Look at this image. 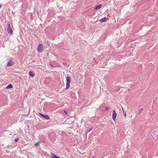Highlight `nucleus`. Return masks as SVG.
Here are the masks:
<instances>
[{"label": "nucleus", "mask_w": 158, "mask_h": 158, "mask_svg": "<svg viewBox=\"0 0 158 158\" xmlns=\"http://www.w3.org/2000/svg\"><path fill=\"white\" fill-rule=\"evenodd\" d=\"M70 77L69 76H67L66 77V89H68L70 87Z\"/></svg>", "instance_id": "nucleus-1"}, {"label": "nucleus", "mask_w": 158, "mask_h": 158, "mask_svg": "<svg viewBox=\"0 0 158 158\" xmlns=\"http://www.w3.org/2000/svg\"><path fill=\"white\" fill-rule=\"evenodd\" d=\"M37 50L39 52H42L43 51V45L41 44H39L38 46Z\"/></svg>", "instance_id": "nucleus-2"}, {"label": "nucleus", "mask_w": 158, "mask_h": 158, "mask_svg": "<svg viewBox=\"0 0 158 158\" xmlns=\"http://www.w3.org/2000/svg\"><path fill=\"white\" fill-rule=\"evenodd\" d=\"M117 116V114L115 110H113V113L112 114V118L113 120L115 121L116 120V118Z\"/></svg>", "instance_id": "nucleus-3"}, {"label": "nucleus", "mask_w": 158, "mask_h": 158, "mask_svg": "<svg viewBox=\"0 0 158 158\" xmlns=\"http://www.w3.org/2000/svg\"><path fill=\"white\" fill-rule=\"evenodd\" d=\"M7 31L9 34H12L13 31L11 28L10 27V24H8V27L7 28Z\"/></svg>", "instance_id": "nucleus-4"}, {"label": "nucleus", "mask_w": 158, "mask_h": 158, "mask_svg": "<svg viewBox=\"0 0 158 158\" xmlns=\"http://www.w3.org/2000/svg\"><path fill=\"white\" fill-rule=\"evenodd\" d=\"M39 114L41 116H42V117L45 119H46L48 120L50 119L49 117L47 114L44 115L40 113H39Z\"/></svg>", "instance_id": "nucleus-5"}, {"label": "nucleus", "mask_w": 158, "mask_h": 158, "mask_svg": "<svg viewBox=\"0 0 158 158\" xmlns=\"http://www.w3.org/2000/svg\"><path fill=\"white\" fill-rule=\"evenodd\" d=\"M14 63L12 61L9 60L7 64V66H10L14 64Z\"/></svg>", "instance_id": "nucleus-6"}, {"label": "nucleus", "mask_w": 158, "mask_h": 158, "mask_svg": "<svg viewBox=\"0 0 158 158\" xmlns=\"http://www.w3.org/2000/svg\"><path fill=\"white\" fill-rule=\"evenodd\" d=\"M108 19V18H103L100 20V21L101 22H106L107 20Z\"/></svg>", "instance_id": "nucleus-7"}, {"label": "nucleus", "mask_w": 158, "mask_h": 158, "mask_svg": "<svg viewBox=\"0 0 158 158\" xmlns=\"http://www.w3.org/2000/svg\"><path fill=\"white\" fill-rule=\"evenodd\" d=\"M51 157L52 158H60L59 157L57 156L53 153L51 154Z\"/></svg>", "instance_id": "nucleus-8"}, {"label": "nucleus", "mask_w": 158, "mask_h": 158, "mask_svg": "<svg viewBox=\"0 0 158 158\" xmlns=\"http://www.w3.org/2000/svg\"><path fill=\"white\" fill-rule=\"evenodd\" d=\"M29 75L31 77H33L35 76L34 73L33 72L30 71L29 72Z\"/></svg>", "instance_id": "nucleus-9"}, {"label": "nucleus", "mask_w": 158, "mask_h": 158, "mask_svg": "<svg viewBox=\"0 0 158 158\" xmlns=\"http://www.w3.org/2000/svg\"><path fill=\"white\" fill-rule=\"evenodd\" d=\"M102 6V4H99L95 8V10H98L100 9Z\"/></svg>", "instance_id": "nucleus-10"}, {"label": "nucleus", "mask_w": 158, "mask_h": 158, "mask_svg": "<svg viewBox=\"0 0 158 158\" xmlns=\"http://www.w3.org/2000/svg\"><path fill=\"white\" fill-rule=\"evenodd\" d=\"M13 87V86L12 84H9V85H8L6 87V89H11Z\"/></svg>", "instance_id": "nucleus-11"}, {"label": "nucleus", "mask_w": 158, "mask_h": 158, "mask_svg": "<svg viewBox=\"0 0 158 158\" xmlns=\"http://www.w3.org/2000/svg\"><path fill=\"white\" fill-rule=\"evenodd\" d=\"M122 110H123V115L125 117H126V112L125 111H124L123 108L122 107Z\"/></svg>", "instance_id": "nucleus-12"}, {"label": "nucleus", "mask_w": 158, "mask_h": 158, "mask_svg": "<svg viewBox=\"0 0 158 158\" xmlns=\"http://www.w3.org/2000/svg\"><path fill=\"white\" fill-rule=\"evenodd\" d=\"M143 110V108H141L139 110L138 112V114L139 115L140 114Z\"/></svg>", "instance_id": "nucleus-13"}, {"label": "nucleus", "mask_w": 158, "mask_h": 158, "mask_svg": "<svg viewBox=\"0 0 158 158\" xmlns=\"http://www.w3.org/2000/svg\"><path fill=\"white\" fill-rule=\"evenodd\" d=\"M40 143V142H37V143H35V145L36 146H37H37H38V145H39Z\"/></svg>", "instance_id": "nucleus-14"}, {"label": "nucleus", "mask_w": 158, "mask_h": 158, "mask_svg": "<svg viewBox=\"0 0 158 158\" xmlns=\"http://www.w3.org/2000/svg\"><path fill=\"white\" fill-rule=\"evenodd\" d=\"M105 109L107 110H109V108H108V107H105Z\"/></svg>", "instance_id": "nucleus-15"}, {"label": "nucleus", "mask_w": 158, "mask_h": 158, "mask_svg": "<svg viewBox=\"0 0 158 158\" xmlns=\"http://www.w3.org/2000/svg\"><path fill=\"white\" fill-rule=\"evenodd\" d=\"M18 141V139H15V142H17Z\"/></svg>", "instance_id": "nucleus-16"}, {"label": "nucleus", "mask_w": 158, "mask_h": 158, "mask_svg": "<svg viewBox=\"0 0 158 158\" xmlns=\"http://www.w3.org/2000/svg\"><path fill=\"white\" fill-rule=\"evenodd\" d=\"M91 129H89V132H90V131H91Z\"/></svg>", "instance_id": "nucleus-17"}, {"label": "nucleus", "mask_w": 158, "mask_h": 158, "mask_svg": "<svg viewBox=\"0 0 158 158\" xmlns=\"http://www.w3.org/2000/svg\"><path fill=\"white\" fill-rule=\"evenodd\" d=\"M64 112L65 113H67L65 111V110L64 111Z\"/></svg>", "instance_id": "nucleus-18"}, {"label": "nucleus", "mask_w": 158, "mask_h": 158, "mask_svg": "<svg viewBox=\"0 0 158 158\" xmlns=\"http://www.w3.org/2000/svg\"><path fill=\"white\" fill-rule=\"evenodd\" d=\"M1 7V5H0V7Z\"/></svg>", "instance_id": "nucleus-19"}]
</instances>
